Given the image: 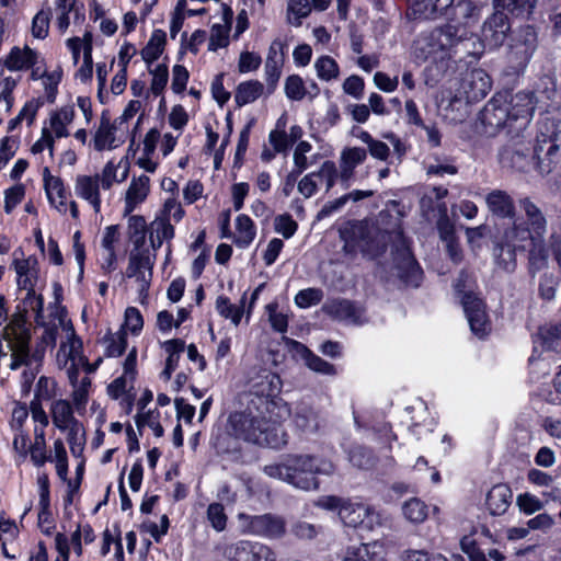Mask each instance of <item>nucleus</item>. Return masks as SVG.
<instances>
[{
  "mask_svg": "<svg viewBox=\"0 0 561 561\" xmlns=\"http://www.w3.org/2000/svg\"><path fill=\"white\" fill-rule=\"evenodd\" d=\"M298 225L289 214H282L274 219V229L285 239L291 238L297 231Z\"/></svg>",
  "mask_w": 561,
  "mask_h": 561,
  "instance_id": "62",
  "label": "nucleus"
},
{
  "mask_svg": "<svg viewBox=\"0 0 561 561\" xmlns=\"http://www.w3.org/2000/svg\"><path fill=\"white\" fill-rule=\"evenodd\" d=\"M293 421L295 426L305 433H313L318 430V416L316 412L306 404H298L295 409Z\"/></svg>",
  "mask_w": 561,
  "mask_h": 561,
  "instance_id": "40",
  "label": "nucleus"
},
{
  "mask_svg": "<svg viewBox=\"0 0 561 561\" xmlns=\"http://www.w3.org/2000/svg\"><path fill=\"white\" fill-rule=\"evenodd\" d=\"M367 158V151L360 147H348L341 152L340 157V176L344 182H348L353 176L354 170Z\"/></svg>",
  "mask_w": 561,
  "mask_h": 561,
  "instance_id": "34",
  "label": "nucleus"
},
{
  "mask_svg": "<svg viewBox=\"0 0 561 561\" xmlns=\"http://www.w3.org/2000/svg\"><path fill=\"white\" fill-rule=\"evenodd\" d=\"M343 251L351 256L362 252L368 260L378 259L385 251L387 242L391 243V254L398 276L408 285L417 286L422 272L413 257L402 231H380L362 221L347 222L340 229Z\"/></svg>",
  "mask_w": 561,
  "mask_h": 561,
  "instance_id": "1",
  "label": "nucleus"
},
{
  "mask_svg": "<svg viewBox=\"0 0 561 561\" xmlns=\"http://www.w3.org/2000/svg\"><path fill=\"white\" fill-rule=\"evenodd\" d=\"M75 118V106L64 105L48 114V117L43 122V127L56 139L67 138L70 136V128Z\"/></svg>",
  "mask_w": 561,
  "mask_h": 561,
  "instance_id": "25",
  "label": "nucleus"
},
{
  "mask_svg": "<svg viewBox=\"0 0 561 561\" xmlns=\"http://www.w3.org/2000/svg\"><path fill=\"white\" fill-rule=\"evenodd\" d=\"M31 414L30 405L15 401L11 411L9 421L10 432L12 434V449L24 450L27 427L26 423Z\"/></svg>",
  "mask_w": 561,
  "mask_h": 561,
  "instance_id": "28",
  "label": "nucleus"
},
{
  "mask_svg": "<svg viewBox=\"0 0 561 561\" xmlns=\"http://www.w3.org/2000/svg\"><path fill=\"white\" fill-rule=\"evenodd\" d=\"M156 261V253L149 250H133L129 255L126 276L134 279L140 297H147L152 279V268Z\"/></svg>",
  "mask_w": 561,
  "mask_h": 561,
  "instance_id": "16",
  "label": "nucleus"
},
{
  "mask_svg": "<svg viewBox=\"0 0 561 561\" xmlns=\"http://www.w3.org/2000/svg\"><path fill=\"white\" fill-rule=\"evenodd\" d=\"M512 491L506 484H496L486 494L485 506L490 514L502 515L510 507Z\"/></svg>",
  "mask_w": 561,
  "mask_h": 561,
  "instance_id": "33",
  "label": "nucleus"
},
{
  "mask_svg": "<svg viewBox=\"0 0 561 561\" xmlns=\"http://www.w3.org/2000/svg\"><path fill=\"white\" fill-rule=\"evenodd\" d=\"M545 352H561V325L541 327L534 337V351L529 364L535 365Z\"/></svg>",
  "mask_w": 561,
  "mask_h": 561,
  "instance_id": "27",
  "label": "nucleus"
},
{
  "mask_svg": "<svg viewBox=\"0 0 561 561\" xmlns=\"http://www.w3.org/2000/svg\"><path fill=\"white\" fill-rule=\"evenodd\" d=\"M531 248L528 252L529 267L533 273L545 268L548 265L549 249L543 240H529Z\"/></svg>",
  "mask_w": 561,
  "mask_h": 561,
  "instance_id": "45",
  "label": "nucleus"
},
{
  "mask_svg": "<svg viewBox=\"0 0 561 561\" xmlns=\"http://www.w3.org/2000/svg\"><path fill=\"white\" fill-rule=\"evenodd\" d=\"M148 236L152 250L156 252L163 242H170L174 238V226L156 216L148 226Z\"/></svg>",
  "mask_w": 561,
  "mask_h": 561,
  "instance_id": "38",
  "label": "nucleus"
},
{
  "mask_svg": "<svg viewBox=\"0 0 561 561\" xmlns=\"http://www.w3.org/2000/svg\"><path fill=\"white\" fill-rule=\"evenodd\" d=\"M99 182L101 183L102 190H110L115 183H123L128 176V165L122 161L115 162L110 160L102 168L101 173L95 174Z\"/></svg>",
  "mask_w": 561,
  "mask_h": 561,
  "instance_id": "35",
  "label": "nucleus"
},
{
  "mask_svg": "<svg viewBox=\"0 0 561 561\" xmlns=\"http://www.w3.org/2000/svg\"><path fill=\"white\" fill-rule=\"evenodd\" d=\"M185 211L181 205V203L176 199L175 196H170L165 198L163 202L162 208L157 214V217L160 219H164L168 222L178 224L184 217Z\"/></svg>",
  "mask_w": 561,
  "mask_h": 561,
  "instance_id": "52",
  "label": "nucleus"
},
{
  "mask_svg": "<svg viewBox=\"0 0 561 561\" xmlns=\"http://www.w3.org/2000/svg\"><path fill=\"white\" fill-rule=\"evenodd\" d=\"M56 138L42 126L39 138L32 145L31 153L41 157L45 151L48 152L50 159L54 157Z\"/></svg>",
  "mask_w": 561,
  "mask_h": 561,
  "instance_id": "58",
  "label": "nucleus"
},
{
  "mask_svg": "<svg viewBox=\"0 0 561 561\" xmlns=\"http://www.w3.org/2000/svg\"><path fill=\"white\" fill-rule=\"evenodd\" d=\"M229 44V26L226 24H214L210 30L208 49L217 51Z\"/></svg>",
  "mask_w": 561,
  "mask_h": 561,
  "instance_id": "60",
  "label": "nucleus"
},
{
  "mask_svg": "<svg viewBox=\"0 0 561 561\" xmlns=\"http://www.w3.org/2000/svg\"><path fill=\"white\" fill-rule=\"evenodd\" d=\"M404 517L411 523H423L428 515L427 505L419 499L405 501L402 506Z\"/></svg>",
  "mask_w": 561,
  "mask_h": 561,
  "instance_id": "51",
  "label": "nucleus"
},
{
  "mask_svg": "<svg viewBox=\"0 0 561 561\" xmlns=\"http://www.w3.org/2000/svg\"><path fill=\"white\" fill-rule=\"evenodd\" d=\"M492 88L490 76L483 69H473L460 82L458 99L467 102H477L486 96Z\"/></svg>",
  "mask_w": 561,
  "mask_h": 561,
  "instance_id": "22",
  "label": "nucleus"
},
{
  "mask_svg": "<svg viewBox=\"0 0 561 561\" xmlns=\"http://www.w3.org/2000/svg\"><path fill=\"white\" fill-rule=\"evenodd\" d=\"M536 46L537 34L531 26L526 25L514 33L507 53L510 73L518 75L524 71Z\"/></svg>",
  "mask_w": 561,
  "mask_h": 561,
  "instance_id": "14",
  "label": "nucleus"
},
{
  "mask_svg": "<svg viewBox=\"0 0 561 561\" xmlns=\"http://www.w3.org/2000/svg\"><path fill=\"white\" fill-rule=\"evenodd\" d=\"M316 174V179L319 183L325 184L327 192L330 191L333 185L335 184L336 178H337V169L333 161H324L320 169L317 172H313Z\"/></svg>",
  "mask_w": 561,
  "mask_h": 561,
  "instance_id": "61",
  "label": "nucleus"
},
{
  "mask_svg": "<svg viewBox=\"0 0 561 561\" xmlns=\"http://www.w3.org/2000/svg\"><path fill=\"white\" fill-rule=\"evenodd\" d=\"M339 516L341 520L351 527H363L368 530H374L376 527L383 525L386 517L375 511L373 507L360 502H343Z\"/></svg>",
  "mask_w": 561,
  "mask_h": 561,
  "instance_id": "17",
  "label": "nucleus"
},
{
  "mask_svg": "<svg viewBox=\"0 0 561 561\" xmlns=\"http://www.w3.org/2000/svg\"><path fill=\"white\" fill-rule=\"evenodd\" d=\"M185 343L182 340H169L163 343V348L168 354L165 366L176 368L181 353L184 351Z\"/></svg>",
  "mask_w": 561,
  "mask_h": 561,
  "instance_id": "63",
  "label": "nucleus"
},
{
  "mask_svg": "<svg viewBox=\"0 0 561 561\" xmlns=\"http://www.w3.org/2000/svg\"><path fill=\"white\" fill-rule=\"evenodd\" d=\"M2 337L11 353L10 369L16 370L22 366L26 367L21 376V392L23 396H28L41 368L42 354L38 352L30 354L31 335L26 325V318L22 312L12 317L3 330Z\"/></svg>",
  "mask_w": 561,
  "mask_h": 561,
  "instance_id": "6",
  "label": "nucleus"
},
{
  "mask_svg": "<svg viewBox=\"0 0 561 561\" xmlns=\"http://www.w3.org/2000/svg\"><path fill=\"white\" fill-rule=\"evenodd\" d=\"M18 83V78L0 71V106H3L5 113H9L13 107L14 90Z\"/></svg>",
  "mask_w": 561,
  "mask_h": 561,
  "instance_id": "43",
  "label": "nucleus"
},
{
  "mask_svg": "<svg viewBox=\"0 0 561 561\" xmlns=\"http://www.w3.org/2000/svg\"><path fill=\"white\" fill-rule=\"evenodd\" d=\"M165 34L161 30L152 32L150 39L141 50V57L147 64H151L157 60L164 48Z\"/></svg>",
  "mask_w": 561,
  "mask_h": 561,
  "instance_id": "46",
  "label": "nucleus"
},
{
  "mask_svg": "<svg viewBox=\"0 0 561 561\" xmlns=\"http://www.w3.org/2000/svg\"><path fill=\"white\" fill-rule=\"evenodd\" d=\"M93 147L96 151L113 150L119 147L124 139L117 135V127L115 123L102 115L100 124L93 134Z\"/></svg>",
  "mask_w": 561,
  "mask_h": 561,
  "instance_id": "29",
  "label": "nucleus"
},
{
  "mask_svg": "<svg viewBox=\"0 0 561 561\" xmlns=\"http://www.w3.org/2000/svg\"><path fill=\"white\" fill-rule=\"evenodd\" d=\"M73 387L72 390V401L78 412L85 408L89 398V389L91 386V380L88 377H83L80 381H78V377L75 382H70Z\"/></svg>",
  "mask_w": 561,
  "mask_h": 561,
  "instance_id": "57",
  "label": "nucleus"
},
{
  "mask_svg": "<svg viewBox=\"0 0 561 561\" xmlns=\"http://www.w3.org/2000/svg\"><path fill=\"white\" fill-rule=\"evenodd\" d=\"M469 282L470 277L468 274L461 273L455 284V289L460 296L471 331L477 336L482 337L490 331V322L484 302L473 291H465L467 287H470Z\"/></svg>",
  "mask_w": 561,
  "mask_h": 561,
  "instance_id": "13",
  "label": "nucleus"
},
{
  "mask_svg": "<svg viewBox=\"0 0 561 561\" xmlns=\"http://www.w3.org/2000/svg\"><path fill=\"white\" fill-rule=\"evenodd\" d=\"M160 413L157 410L141 411L136 415V424L138 427L148 426L154 436L160 437L163 428L159 422Z\"/></svg>",
  "mask_w": 561,
  "mask_h": 561,
  "instance_id": "59",
  "label": "nucleus"
},
{
  "mask_svg": "<svg viewBox=\"0 0 561 561\" xmlns=\"http://www.w3.org/2000/svg\"><path fill=\"white\" fill-rule=\"evenodd\" d=\"M510 30L507 16L503 12L496 11L483 23L481 42L484 47L497 48L504 43Z\"/></svg>",
  "mask_w": 561,
  "mask_h": 561,
  "instance_id": "24",
  "label": "nucleus"
},
{
  "mask_svg": "<svg viewBox=\"0 0 561 561\" xmlns=\"http://www.w3.org/2000/svg\"><path fill=\"white\" fill-rule=\"evenodd\" d=\"M150 191V179L147 175L134 178L126 191L125 205L126 210H134L148 196Z\"/></svg>",
  "mask_w": 561,
  "mask_h": 561,
  "instance_id": "37",
  "label": "nucleus"
},
{
  "mask_svg": "<svg viewBox=\"0 0 561 561\" xmlns=\"http://www.w3.org/2000/svg\"><path fill=\"white\" fill-rule=\"evenodd\" d=\"M536 108L535 95L531 92L496 93L485 105L481 119L484 125L510 131H519L530 122Z\"/></svg>",
  "mask_w": 561,
  "mask_h": 561,
  "instance_id": "5",
  "label": "nucleus"
},
{
  "mask_svg": "<svg viewBox=\"0 0 561 561\" xmlns=\"http://www.w3.org/2000/svg\"><path fill=\"white\" fill-rule=\"evenodd\" d=\"M489 210L497 217H512L515 213L513 198L504 191L494 190L485 197Z\"/></svg>",
  "mask_w": 561,
  "mask_h": 561,
  "instance_id": "36",
  "label": "nucleus"
},
{
  "mask_svg": "<svg viewBox=\"0 0 561 561\" xmlns=\"http://www.w3.org/2000/svg\"><path fill=\"white\" fill-rule=\"evenodd\" d=\"M314 70L317 77L322 81L336 80L340 76V67L337 62L330 56L323 55L316 59Z\"/></svg>",
  "mask_w": 561,
  "mask_h": 561,
  "instance_id": "48",
  "label": "nucleus"
},
{
  "mask_svg": "<svg viewBox=\"0 0 561 561\" xmlns=\"http://www.w3.org/2000/svg\"><path fill=\"white\" fill-rule=\"evenodd\" d=\"M238 520L243 534L275 539L285 533L284 520L272 515L251 516L240 513Z\"/></svg>",
  "mask_w": 561,
  "mask_h": 561,
  "instance_id": "18",
  "label": "nucleus"
},
{
  "mask_svg": "<svg viewBox=\"0 0 561 561\" xmlns=\"http://www.w3.org/2000/svg\"><path fill=\"white\" fill-rule=\"evenodd\" d=\"M221 554L227 561H276V552L267 545L252 541L238 540L225 545Z\"/></svg>",
  "mask_w": 561,
  "mask_h": 561,
  "instance_id": "15",
  "label": "nucleus"
},
{
  "mask_svg": "<svg viewBox=\"0 0 561 561\" xmlns=\"http://www.w3.org/2000/svg\"><path fill=\"white\" fill-rule=\"evenodd\" d=\"M43 180L49 204L60 214H66L69 209L72 218L77 219L79 217L78 204L75 201H68V193L62 180L53 175L48 168L44 169Z\"/></svg>",
  "mask_w": 561,
  "mask_h": 561,
  "instance_id": "19",
  "label": "nucleus"
},
{
  "mask_svg": "<svg viewBox=\"0 0 561 561\" xmlns=\"http://www.w3.org/2000/svg\"><path fill=\"white\" fill-rule=\"evenodd\" d=\"M536 4V0H494L496 9L502 8L519 18H528Z\"/></svg>",
  "mask_w": 561,
  "mask_h": 561,
  "instance_id": "50",
  "label": "nucleus"
},
{
  "mask_svg": "<svg viewBox=\"0 0 561 561\" xmlns=\"http://www.w3.org/2000/svg\"><path fill=\"white\" fill-rule=\"evenodd\" d=\"M51 11L50 8H42L36 12L31 22V34L35 39H45L49 34Z\"/></svg>",
  "mask_w": 561,
  "mask_h": 561,
  "instance_id": "49",
  "label": "nucleus"
},
{
  "mask_svg": "<svg viewBox=\"0 0 561 561\" xmlns=\"http://www.w3.org/2000/svg\"><path fill=\"white\" fill-rule=\"evenodd\" d=\"M311 10L309 0H288L286 9V21L288 24L298 27L302 20L308 18Z\"/></svg>",
  "mask_w": 561,
  "mask_h": 561,
  "instance_id": "42",
  "label": "nucleus"
},
{
  "mask_svg": "<svg viewBox=\"0 0 561 561\" xmlns=\"http://www.w3.org/2000/svg\"><path fill=\"white\" fill-rule=\"evenodd\" d=\"M481 9L472 0H458L445 25L424 32L414 41V57L420 60L450 57L458 44L471 37Z\"/></svg>",
  "mask_w": 561,
  "mask_h": 561,
  "instance_id": "2",
  "label": "nucleus"
},
{
  "mask_svg": "<svg viewBox=\"0 0 561 561\" xmlns=\"http://www.w3.org/2000/svg\"><path fill=\"white\" fill-rule=\"evenodd\" d=\"M264 92V85L257 80L241 82L236 90L234 101L238 106H243L256 101Z\"/></svg>",
  "mask_w": 561,
  "mask_h": 561,
  "instance_id": "39",
  "label": "nucleus"
},
{
  "mask_svg": "<svg viewBox=\"0 0 561 561\" xmlns=\"http://www.w3.org/2000/svg\"><path fill=\"white\" fill-rule=\"evenodd\" d=\"M58 325L65 333V339L60 342L56 354L58 368L65 369L70 382H75L79 369L87 364L83 355L82 340L76 334L72 322L67 318L66 310L57 307Z\"/></svg>",
  "mask_w": 561,
  "mask_h": 561,
  "instance_id": "11",
  "label": "nucleus"
},
{
  "mask_svg": "<svg viewBox=\"0 0 561 561\" xmlns=\"http://www.w3.org/2000/svg\"><path fill=\"white\" fill-rule=\"evenodd\" d=\"M11 268L15 273V283L19 289L25 290L26 296L23 299V312H32L35 321L43 322L44 299L36 293L42 283L41 267L38 259L35 255L25 256L22 249L14 250L12 254Z\"/></svg>",
  "mask_w": 561,
  "mask_h": 561,
  "instance_id": "9",
  "label": "nucleus"
},
{
  "mask_svg": "<svg viewBox=\"0 0 561 561\" xmlns=\"http://www.w3.org/2000/svg\"><path fill=\"white\" fill-rule=\"evenodd\" d=\"M66 46L71 53L72 61L75 65H79L80 54L82 58L85 57V49L89 48V53L92 54V35L87 32L82 37H70L66 41Z\"/></svg>",
  "mask_w": 561,
  "mask_h": 561,
  "instance_id": "54",
  "label": "nucleus"
},
{
  "mask_svg": "<svg viewBox=\"0 0 561 561\" xmlns=\"http://www.w3.org/2000/svg\"><path fill=\"white\" fill-rule=\"evenodd\" d=\"M244 304L245 295H243L239 305H233L227 297L219 296L216 300V310L221 317L230 319L234 325H238L244 313Z\"/></svg>",
  "mask_w": 561,
  "mask_h": 561,
  "instance_id": "41",
  "label": "nucleus"
},
{
  "mask_svg": "<svg viewBox=\"0 0 561 561\" xmlns=\"http://www.w3.org/2000/svg\"><path fill=\"white\" fill-rule=\"evenodd\" d=\"M332 318L346 324L360 325L366 321L364 310L348 300H334L324 307Z\"/></svg>",
  "mask_w": 561,
  "mask_h": 561,
  "instance_id": "30",
  "label": "nucleus"
},
{
  "mask_svg": "<svg viewBox=\"0 0 561 561\" xmlns=\"http://www.w3.org/2000/svg\"><path fill=\"white\" fill-rule=\"evenodd\" d=\"M128 230L130 240L135 247L134 250H145V236L148 232V226L146 220L141 216H131L128 219Z\"/></svg>",
  "mask_w": 561,
  "mask_h": 561,
  "instance_id": "53",
  "label": "nucleus"
},
{
  "mask_svg": "<svg viewBox=\"0 0 561 561\" xmlns=\"http://www.w3.org/2000/svg\"><path fill=\"white\" fill-rule=\"evenodd\" d=\"M49 414L54 426L66 433L72 455L79 456L83 450L85 433L82 423L75 416L72 404L66 399L54 400L49 408Z\"/></svg>",
  "mask_w": 561,
  "mask_h": 561,
  "instance_id": "12",
  "label": "nucleus"
},
{
  "mask_svg": "<svg viewBox=\"0 0 561 561\" xmlns=\"http://www.w3.org/2000/svg\"><path fill=\"white\" fill-rule=\"evenodd\" d=\"M297 352L311 370L323 375H335L336 371L333 365L312 354L305 345L297 343Z\"/></svg>",
  "mask_w": 561,
  "mask_h": 561,
  "instance_id": "47",
  "label": "nucleus"
},
{
  "mask_svg": "<svg viewBox=\"0 0 561 561\" xmlns=\"http://www.w3.org/2000/svg\"><path fill=\"white\" fill-rule=\"evenodd\" d=\"M101 183L95 174H78L73 182V192L76 196L87 202L95 214L101 211Z\"/></svg>",
  "mask_w": 561,
  "mask_h": 561,
  "instance_id": "26",
  "label": "nucleus"
},
{
  "mask_svg": "<svg viewBox=\"0 0 561 561\" xmlns=\"http://www.w3.org/2000/svg\"><path fill=\"white\" fill-rule=\"evenodd\" d=\"M150 75L151 82L149 93H151L154 96H159L164 91L169 80L168 67L163 64H159L154 68L150 69Z\"/></svg>",
  "mask_w": 561,
  "mask_h": 561,
  "instance_id": "56",
  "label": "nucleus"
},
{
  "mask_svg": "<svg viewBox=\"0 0 561 561\" xmlns=\"http://www.w3.org/2000/svg\"><path fill=\"white\" fill-rule=\"evenodd\" d=\"M391 542L376 540L346 548L343 561H390Z\"/></svg>",
  "mask_w": 561,
  "mask_h": 561,
  "instance_id": "23",
  "label": "nucleus"
},
{
  "mask_svg": "<svg viewBox=\"0 0 561 561\" xmlns=\"http://www.w3.org/2000/svg\"><path fill=\"white\" fill-rule=\"evenodd\" d=\"M39 60L38 51L25 45L14 46L3 59V66L10 71H22L32 68Z\"/></svg>",
  "mask_w": 561,
  "mask_h": 561,
  "instance_id": "31",
  "label": "nucleus"
},
{
  "mask_svg": "<svg viewBox=\"0 0 561 561\" xmlns=\"http://www.w3.org/2000/svg\"><path fill=\"white\" fill-rule=\"evenodd\" d=\"M519 208L522 215L504 230L502 242L494 252L496 264L507 272L516 266V251H525L529 240H543L547 233V218L534 202L524 198L519 202Z\"/></svg>",
  "mask_w": 561,
  "mask_h": 561,
  "instance_id": "3",
  "label": "nucleus"
},
{
  "mask_svg": "<svg viewBox=\"0 0 561 561\" xmlns=\"http://www.w3.org/2000/svg\"><path fill=\"white\" fill-rule=\"evenodd\" d=\"M409 10L408 18L411 20H436L440 16H447V20L453 14V8L456 5V0H408Z\"/></svg>",
  "mask_w": 561,
  "mask_h": 561,
  "instance_id": "20",
  "label": "nucleus"
},
{
  "mask_svg": "<svg viewBox=\"0 0 561 561\" xmlns=\"http://www.w3.org/2000/svg\"><path fill=\"white\" fill-rule=\"evenodd\" d=\"M230 214H225V219L221 225V237L230 238L239 249H247L256 237V226L253 220L244 214L238 215L234 220V230L229 229Z\"/></svg>",
  "mask_w": 561,
  "mask_h": 561,
  "instance_id": "21",
  "label": "nucleus"
},
{
  "mask_svg": "<svg viewBox=\"0 0 561 561\" xmlns=\"http://www.w3.org/2000/svg\"><path fill=\"white\" fill-rule=\"evenodd\" d=\"M282 380L278 375L263 370L251 380L249 390V404L264 413L286 420L290 415V408L280 397Z\"/></svg>",
  "mask_w": 561,
  "mask_h": 561,
  "instance_id": "10",
  "label": "nucleus"
},
{
  "mask_svg": "<svg viewBox=\"0 0 561 561\" xmlns=\"http://www.w3.org/2000/svg\"><path fill=\"white\" fill-rule=\"evenodd\" d=\"M207 519L216 531H222L227 525L224 506L219 503H211L207 508Z\"/></svg>",
  "mask_w": 561,
  "mask_h": 561,
  "instance_id": "64",
  "label": "nucleus"
},
{
  "mask_svg": "<svg viewBox=\"0 0 561 561\" xmlns=\"http://www.w3.org/2000/svg\"><path fill=\"white\" fill-rule=\"evenodd\" d=\"M334 465L322 457L294 456L285 462L264 467V472L275 479L285 481L301 490L318 488L316 474L329 476L333 473Z\"/></svg>",
  "mask_w": 561,
  "mask_h": 561,
  "instance_id": "8",
  "label": "nucleus"
},
{
  "mask_svg": "<svg viewBox=\"0 0 561 561\" xmlns=\"http://www.w3.org/2000/svg\"><path fill=\"white\" fill-rule=\"evenodd\" d=\"M284 421L261 409L256 411L248 403L244 410L229 414L225 432L236 442L279 448L286 444V434L282 427Z\"/></svg>",
  "mask_w": 561,
  "mask_h": 561,
  "instance_id": "4",
  "label": "nucleus"
},
{
  "mask_svg": "<svg viewBox=\"0 0 561 561\" xmlns=\"http://www.w3.org/2000/svg\"><path fill=\"white\" fill-rule=\"evenodd\" d=\"M95 539L94 530L89 524H78L75 531H72L69 541L70 548L77 557H81L83 553V543L89 545Z\"/></svg>",
  "mask_w": 561,
  "mask_h": 561,
  "instance_id": "44",
  "label": "nucleus"
},
{
  "mask_svg": "<svg viewBox=\"0 0 561 561\" xmlns=\"http://www.w3.org/2000/svg\"><path fill=\"white\" fill-rule=\"evenodd\" d=\"M31 417L34 423L33 440L30 439L27 432L24 450L13 449L18 459L25 460L26 457L30 456L31 462L36 468H42L47 462H53L59 479L66 481L69 463L64 440L61 438H56L53 443L51 453L48 454L46 427L49 424V416L48 414H42L39 411H35L34 414H31Z\"/></svg>",
  "mask_w": 561,
  "mask_h": 561,
  "instance_id": "7",
  "label": "nucleus"
},
{
  "mask_svg": "<svg viewBox=\"0 0 561 561\" xmlns=\"http://www.w3.org/2000/svg\"><path fill=\"white\" fill-rule=\"evenodd\" d=\"M105 346V353L110 357H117L123 354L126 348V332L124 329L118 330L115 333H108L103 339Z\"/></svg>",
  "mask_w": 561,
  "mask_h": 561,
  "instance_id": "55",
  "label": "nucleus"
},
{
  "mask_svg": "<svg viewBox=\"0 0 561 561\" xmlns=\"http://www.w3.org/2000/svg\"><path fill=\"white\" fill-rule=\"evenodd\" d=\"M57 383L55 379L46 376H41L34 388V398L30 402L31 414L39 411L42 414H47L43 408V402L55 398Z\"/></svg>",
  "mask_w": 561,
  "mask_h": 561,
  "instance_id": "32",
  "label": "nucleus"
}]
</instances>
